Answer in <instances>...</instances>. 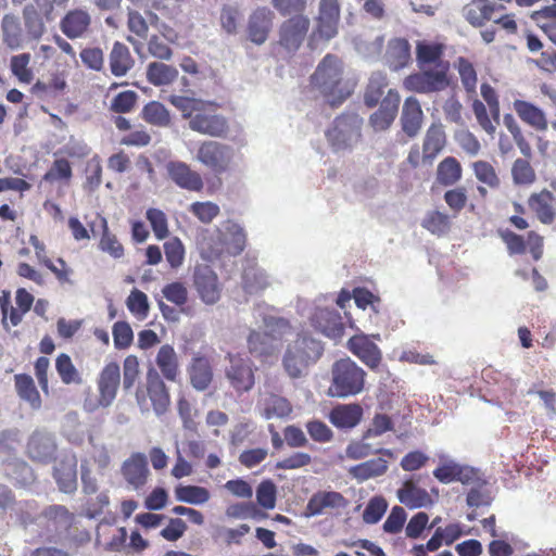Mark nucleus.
<instances>
[{"label":"nucleus","mask_w":556,"mask_h":556,"mask_svg":"<svg viewBox=\"0 0 556 556\" xmlns=\"http://www.w3.org/2000/svg\"><path fill=\"white\" fill-rule=\"evenodd\" d=\"M472 172L478 181L491 189H497L501 186L500 176L495 167L488 161H476L471 165Z\"/></svg>","instance_id":"54"},{"label":"nucleus","mask_w":556,"mask_h":556,"mask_svg":"<svg viewBox=\"0 0 556 556\" xmlns=\"http://www.w3.org/2000/svg\"><path fill=\"white\" fill-rule=\"evenodd\" d=\"M266 330H251L247 345L249 353L261 361H266L278 350V342L292 333V326L289 320L281 317L265 319Z\"/></svg>","instance_id":"4"},{"label":"nucleus","mask_w":556,"mask_h":556,"mask_svg":"<svg viewBox=\"0 0 556 556\" xmlns=\"http://www.w3.org/2000/svg\"><path fill=\"white\" fill-rule=\"evenodd\" d=\"M121 473L129 488L135 491L143 489L150 476L146 455L139 452L132 453L122 464Z\"/></svg>","instance_id":"18"},{"label":"nucleus","mask_w":556,"mask_h":556,"mask_svg":"<svg viewBox=\"0 0 556 556\" xmlns=\"http://www.w3.org/2000/svg\"><path fill=\"white\" fill-rule=\"evenodd\" d=\"M189 377L194 389L206 390L213 380V370L208 358L205 356L194 357L189 368Z\"/></svg>","instance_id":"34"},{"label":"nucleus","mask_w":556,"mask_h":556,"mask_svg":"<svg viewBox=\"0 0 556 556\" xmlns=\"http://www.w3.org/2000/svg\"><path fill=\"white\" fill-rule=\"evenodd\" d=\"M29 53L13 55L10 61L13 75L23 84H30L34 79V73L29 67Z\"/></svg>","instance_id":"58"},{"label":"nucleus","mask_w":556,"mask_h":556,"mask_svg":"<svg viewBox=\"0 0 556 556\" xmlns=\"http://www.w3.org/2000/svg\"><path fill=\"white\" fill-rule=\"evenodd\" d=\"M1 27L3 31V41L7 46L11 49L21 47L23 38L18 17L12 14H5L2 18Z\"/></svg>","instance_id":"51"},{"label":"nucleus","mask_w":556,"mask_h":556,"mask_svg":"<svg viewBox=\"0 0 556 556\" xmlns=\"http://www.w3.org/2000/svg\"><path fill=\"white\" fill-rule=\"evenodd\" d=\"M448 70V63H439L434 70L420 68L407 75L402 86L406 91L422 94L443 91L450 86Z\"/></svg>","instance_id":"6"},{"label":"nucleus","mask_w":556,"mask_h":556,"mask_svg":"<svg viewBox=\"0 0 556 556\" xmlns=\"http://www.w3.org/2000/svg\"><path fill=\"white\" fill-rule=\"evenodd\" d=\"M323 352L324 345L320 341L306 333L298 334L286 348L282 367L291 379H298L320 358Z\"/></svg>","instance_id":"3"},{"label":"nucleus","mask_w":556,"mask_h":556,"mask_svg":"<svg viewBox=\"0 0 556 556\" xmlns=\"http://www.w3.org/2000/svg\"><path fill=\"white\" fill-rule=\"evenodd\" d=\"M348 350L369 369L376 370L382 362V352L368 334L356 333L346 343Z\"/></svg>","instance_id":"15"},{"label":"nucleus","mask_w":556,"mask_h":556,"mask_svg":"<svg viewBox=\"0 0 556 556\" xmlns=\"http://www.w3.org/2000/svg\"><path fill=\"white\" fill-rule=\"evenodd\" d=\"M556 198L548 189L532 192L527 201L528 207L543 225H552L556 219Z\"/></svg>","instance_id":"23"},{"label":"nucleus","mask_w":556,"mask_h":556,"mask_svg":"<svg viewBox=\"0 0 556 556\" xmlns=\"http://www.w3.org/2000/svg\"><path fill=\"white\" fill-rule=\"evenodd\" d=\"M425 114L421 104L416 97H407L402 106L400 117L401 127L409 138L416 137L424 124Z\"/></svg>","instance_id":"24"},{"label":"nucleus","mask_w":556,"mask_h":556,"mask_svg":"<svg viewBox=\"0 0 556 556\" xmlns=\"http://www.w3.org/2000/svg\"><path fill=\"white\" fill-rule=\"evenodd\" d=\"M55 370L61 381L68 384H81L83 376L79 370L75 367L72 358L66 353H61L55 358Z\"/></svg>","instance_id":"46"},{"label":"nucleus","mask_w":556,"mask_h":556,"mask_svg":"<svg viewBox=\"0 0 556 556\" xmlns=\"http://www.w3.org/2000/svg\"><path fill=\"white\" fill-rule=\"evenodd\" d=\"M146 217L149 220L154 236L159 240L165 239L168 233V224L165 213L159 208L151 207L147 211Z\"/></svg>","instance_id":"62"},{"label":"nucleus","mask_w":556,"mask_h":556,"mask_svg":"<svg viewBox=\"0 0 556 556\" xmlns=\"http://www.w3.org/2000/svg\"><path fill=\"white\" fill-rule=\"evenodd\" d=\"M311 85L331 106L342 104L354 90V84L344 78L343 62L337 55L328 53L311 76Z\"/></svg>","instance_id":"1"},{"label":"nucleus","mask_w":556,"mask_h":556,"mask_svg":"<svg viewBox=\"0 0 556 556\" xmlns=\"http://www.w3.org/2000/svg\"><path fill=\"white\" fill-rule=\"evenodd\" d=\"M176 500L179 502L200 505L210 500V492L207 489L199 485H178L175 489Z\"/></svg>","instance_id":"53"},{"label":"nucleus","mask_w":556,"mask_h":556,"mask_svg":"<svg viewBox=\"0 0 556 556\" xmlns=\"http://www.w3.org/2000/svg\"><path fill=\"white\" fill-rule=\"evenodd\" d=\"M42 516L55 530L70 531L76 523L75 514L64 505H50L43 509Z\"/></svg>","instance_id":"37"},{"label":"nucleus","mask_w":556,"mask_h":556,"mask_svg":"<svg viewBox=\"0 0 556 556\" xmlns=\"http://www.w3.org/2000/svg\"><path fill=\"white\" fill-rule=\"evenodd\" d=\"M513 109L517 116L527 125L538 131H545L548 128L546 114L542 109L526 100H515Z\"/></svg>","instance_id":"30"},{"label":"nucleus","mask_w":556,"mask_h":556,"mask_svg":"<svg viewBox=\"0 0 556 556\" xmlns=\"http://www.w3.org/2000/svg\"><path fill=\"white\" fill-rule=\"evenodd\" d=\"M72 178V165L65 157H56L42 176V180L49 184L63 182L64 185H70Z\"/></svg>","instance_id":"47"},{"label":"nucleus","mask_w":556,"mask_h":556,"mask_svg":"<svg viewBox=\"0 0 556 556\" xmlns=\"http://www.w3.org/2000/svg\"><path fill=\"white\" fill-rule=\"evenodd\" d=\"M193 287L200 300L206 305H214L222 298V283L217 274L208 265L194 267Z\"/></svg>","instance_id":"12"},{"label":"nucleus","mask_w":556,"mask_h":556,"mask_svg":"<svg viewBox=\"0 0 556 556\" xmlns=\"http://www.w3.org/2000/svg\"><path fill=\"white\" fill-rule=\"evenodd\" d=\"M446 142L445 132L441 126L431 125L424 138L422 159L433 160L444 148Z\"/></svg>","instance_id":"40"},{"label":"nucleus","mask_w":556,"mask_h":556,"mask_svg":"<svg viewBox=\"0 0 556 556\" xmlns=\"http://www.w3.org/2000/svg\"><path fill=\"white\" fill-rule=\"evenodd\" d=\"M340 16L341 4L339 0H320L315 34L325 40L336 37Z\"/></svg>","instance_id":"16"},{"label":"nucleus","mask_w":556,"mask_h":556,"mask_svg":"<svg viewBox=\"0 0 556 556\" xmlns=\"http://www.w3.org/2000/svg\"><path fill=\"white\" fill-rule=\"evenodd\" d=\"M147 396L150 399L156 415H163L167 412L170 396L163 379L153 368L147 372L146 387L138 388L136 391V400L139 405L146 404Z\"/></svg>","instance_id":"9"},{"label":"nucleus","mask_w":556,"mask_h":556,"mask_svg":"<svg viewBox=\"0 0 556 556\" xmlns=\"http://www.w3.org/2000/svg\"><path fill=\"white\" fill-rule=\"evenodd\" d=\"M166 172L169 179L179 188L201 192L204 184L200 173L182 161H170L166 164Z\"/></svg>","instance_id":"17"},{"label":"nucleus","mask_w":556,"mask_h":556,"mask_svg":"<svg viewBox=\"0 0 556 556\" xmlns=\"http://www.w3.org/2000/svg\"><path fill=\"white\" fill-rule=\"evenodd\" d=\"M91 26V15L85 9L70 10L61 20V31L70 39L83 38Z\"/></svg>","instance_id":"25"},{"label":"nucleus","mask_w":556,"mask_h":556,"mask_svg":"<svg viewBox=\"0 0 556 556\" xmlns=\"http://www.w3.org/2000/svg\"><path fill=\"white\" fill-rule=\"evenodd\" d=\"M241 20V12L237 7L224 5L220 10V26L228 35H235Z\"/></svg>","instance_id":"63"},{"label":"nucleus","mask_w":556,"mask_h":556,"mask_svg":"<svg viewBox=\"0 0 556 556\" xmlns=\"http://www.w3.org/2000/svg\"><path fill=\"white\" fill-rule=\"evenodd\" d=\"M226 377L230 386L238 393L250 391L255 383L254 370L249 361L231 356L230 364L226 369Z\"/></svg>","instance_id":"20"},{"label":"nucleus","mask_w":556,"mask_h":556,"mask_svg":"<svg viewBox=\"0 0 556 556\" xmlns=\"http://www.w3.org/2000/svg\"><path fill=\"white\" fill-rule=\"evenodd\" d=\"M421 227L437 237L446 236L452 228L450 215L438 210L429 211L421 220Z\"/></svg>","instance_id":"43"},{"label":"nucleus","mask_w":556,"mask_h":556,"mask_svg":"<svg viewBox=\"0 0 556 556\" xmlns=\"http://www.w3.org/2000/svg\"><path fill=\"white\" fill-rule=\"evenodd\" d=\"M269 286L266 274L255 266L248 267L242 274V287L247 293L253 294L264 291Z\"/></svg>","instance_id":"49"},{"label":"nucleus","mask_w":556,"mask_h":556,"mask_svg":"<svg viewBox=\"0 0 556 556\" xmlns=\"http://www.w3.org/2000/svg\"><path fill=\"white\" fill-rule=\"evenodd\" d=\"M135 64L129 48L119 41L113 43L109 55L110 71L115 77L125 76Z\"/></svg>","instance_id":"32"},{"label":"nucleus","mask_w":556,"mask_h":556,"mask_svg":"<svg viewBox=\"0 0 556 556\" xmlns=\"http://www.w3.org/2000/svg\"><path fill=\"white\" fill-rule=\"evenodd\" d=\"M14 384L17 395L29 406L38 410L41 408L42 401L34 379L27 374H17L14 376Z\"/></svg>","instance_id":"36"},{"label":"nucleus","mask_w":556,"mask_h":556,"mask_svg":"<svg viewBox=\"0 0 556 556\" xmlns=\"http://www.w3.org/2000/svg\"><path fill=\"white\" fill-rule=\"evenodd\" d=\"M114 346L117 350L128 349L134 341V331L127 321L119 320L112 328Z\"/></svg>","instance_id":"60"},{"label":"nucleus","mask_w":556,"mask_h":556,"mask_svg":"<svg viewBox=\"0 0 556 556\" xmlns=\"http://www.w3.org/2000/svg\"><path fill=\"white\" fill-rule=\"evenodd\" d=\"M312 326L328 338L339 339L344 333V324L336 309L317 307L311 316Z\"/></svg>","instance_id":"21"},{"label":"nucleus","mask_w":556,"mask_h":556,"mask_svg":"<svg viewBox=\"0 0 556 556\" xmlns=\"http://www.w3.org/2000/svg\"><path fill=\"white\" fill-rule=\"evenodd\" d=\"M462 85L468 94H476L477 91V71L473 64L466 58L459 56L455 63Z\"/></svg>","instance_id":"52"},{"label":"nucleus","mask_w":556,"mask_h":556,"mask_svg":"<svg viewBox=\"0 0 556 556\" xmlns=\"http://www.w3.org/2000/svg\"><path fill=\"white\" fill-rule=\"evenodd\" d=\"M225 229L229 235V239L226 241V252L235 256L241 254L247 243V236L243 228L238 224L228 220Z\"/></svg>","instance_id":"55"},{"label":"nucleus","mask_w":556,"mask_h":556,"mask_svg":"<svg viewBox=\"0 0 556 556\" xmlns=\"http://www.w3.org/2000/svg\"><path fill=\"white\" fill-rule=\"evenodd\" d=\"M384 60L391 71H400L412 61L410 45L405 38H392L389 40L384 53Z\"/></svg>","instance_id":"29"},{"label":"nucleus","mask_w":556,"mask_h":556,"mask_svg":"<svg viewBox=\"0 0 556 556\" xmlns=\"http://www.w3.org/2000/svg\"><path fill=\"white\" fill-rule=\"evenodd\" d=\"M219 105L205 102L189 122V128L202 135L227 138L230 131L228 118L217 112Z\"/></svg>","instance_id":"7"},{"label":"nucleus","mask_w":556,"mask_h":556,"mask_svg":"<svg viewBox=\"0 0 556 556\" xmlns=\"http://www.w3.org/2000/svg\"><path fill=\"white\" fill-rule=\"evenodd\" d=\"M443 54V48L439 43H425L419 42L416 47V59L419 68H426L428 64L444 63L441 61Z\"/></svg>","instance_id":"56"},{"label":"nucleus","mask_w":556,"mask_h":556,"mask_svg":"<svg viewBox=\"0 0 556 556\" xmlns=\"http://www.w3.org/2000/svg\"><path fill=\"white\" fill-rule=\"evenodd\" d=\"M140 377V362L134 355L123 361V377L117 362H108L97 377L98 405L109 407L116 399L121 383L125 391H130Z\"/></svg>","instance_id":"2"},{"label":"nucleus","mask_w":556,"mask_h":556,"mask_svg":"<svg viewBox=\"0 0 556 556\" xmlns=\"http://www.w3.org/2000/svg\"><path fill=\"white\" fill-rule=\"evenodd\" d=\"M260 405L261 415L265 419L286 418L292 413L290 401L275 393H266Z\"/></svg>","instance_id":"33"},{"label":"nucleus","mask_w":556,"mask_h":556,"mask_svg":"<svg viewBox=\"0 0 556 556\" xmlns=\"http://www.w3.org/2000/svg\"><path fill=\"white\" fill-rule=\"evenodd\" d=\"M388 84V77L384 73L375 72L371 74L364 91V103L367 108L372 109L381 102Z\"/></svg>","instance_id":"39"},{"label":"nucleus","mask_w":556,"mask_h":556,"mask_svg":"<svg viewBox=\"0 0 556 556\" xmlns=\"http://www.w3.org/2000/svg\"><path fill=\"white\" fill-rule=\"evenodd\" d=\"M195 159L214 175H222L231 168L233 150L219 141L205 140L200 143Z\"/></svg>","instance_id":"8"},{"label":"nucleus","mask_w":556,"mask_h":556,"mask_svg":"<svg viewBox=\"0 0 556 556\" xmlns=\"http://www.w3.org/2000/svg\"><path fill=\"white\" fill-rule=\"evenodd\" d=\"M387 469V460L382 458H374L351 467L349 472L353 478L363 482L370 478L383 475Z\"/></svg>","instance_id":"44"},{"label":"nucleus","mask_w":556,"mask_h":556,"mask_svg":"<svg viewBox=\"0 0 556 556\" xmlns=\"http://www.w3.org/2000/svg\"><path fill=\"white\" fill-rule=\"evenodd\" d=\"M513 184L518 187H530L536 181V173L530 159L523 156L516 159L510 168Z\"/></svg>","instance_id":"42"},{"label":"nucleus","mask_w":556,"mask_h":556,"mask_svg":"<svg viewBox=\"0 0 556 556\" xmlns=\"http://www.w3.org/2000/svg\"><path fill=\"white\" fill-rule=\"evenodd\" d=\"M399 501L409 509L431 507L434 500L431 494L418 485L414 478L405 480L396 491Z\"/></svg>","instance_id":"22"},{"label":"nucleus","mask_w":556,"mask_h":556,"mask_svg":"<svg viewBox=\"0 0 556 556\" xmlns=\"http://www.w3.org/2000/svg\"><path fill=\"white\" fill-rule=\"evenodd\" d=\"M495 5L489 0H471L464 8L466 21L473 27H482L492 18Z\"/></svg>","instance_id":"35"},{"label":"nucleus","mask_w":556,"mask_h":556,"mask_svg":"<svg viewBox=\"0 0 556 556\" xmlns=\"http://www.w3.org/2000/svg\"><path fill=\"white\" fill-rule=\"evenodd\" d=\"M56 444L53 438L40 431H35L27 442V455L34 462L48 464L54 458Z\"/></svg>","instance_id":"26"},{"label":"nucleus","mask_w":556,"mask_h":556,"mask_svg":"<svg viewBox=\"0 0 556 556\" xmlns=\"http://www.w3.org/2000/svg\"><path fill=\"white\" fill-rule=\"evenodd\" d=\"M141 117L148 124L156 127H167L170 124L168 110L159 101L147 103L141 111Z\"/></svg>","instance_id":"48"},{"label":"nucleus","mask_w":556,"mask_h":556,"mask_svg":"<svg viewBox=\"0 0 556 556\" xmlns=\"http://www.w3.org/2000/svg\"><path fill=\"white\" fill-rule=\"evenodd\" d=\"M363 417V408L357 403L339 404L329 414L330 422L339 429H351L358 425Z\"/></svg>","instance_id":"31"},{"label":"nucleus","mask_w":556,"mask_h":556,"mask_svg":"<svg viewBox=\"0 0 556 556\" xmlns=\"http://www.w3.org/2000/svg\"><path fill=\"white\" fill-rule=\"evenodd\" d=\"M53 478L61 492L72 494L77 490V459L63 457L53 469Z\"/></svg>","instance_id":"28"},{"label":"nucleus","mask_w":556,"mask_h":556,"mask_svg":"<svg viewBox=\"0 0 556 556\" xmlns=\"http://www.w3.org/2000/svg\"><path fill=\"white\" fill-rule=\"evenodd\" d=\"M275 13L267 7L251 12L245 26L247 38L256 46L267 41L274 27Z\"/></svg>","instance_id":"13"},{"label":"nucleus","mask_w":556,"mask_h":556,"mask_svg":"<svg viewBox=\"0 0 556 556\" xmlns=\"http://www.w3.org/2000/svg\"><path fill=\"white\" fill-rule=\"evenodd\" d=\"M401 102L397 90L389 89L380 102L379 109L369 116V124L376 131L390 128L393 124Z\"/></svg>","instance_id":"19"},{"label":"nucleus","mask_w":556,"mask_h":556,"mask_svg":"<svg viewBox=\"0 0 556 556\" xmlns=\"http://www.w3.org/2000/svg\"><path fill=\"white\" fill-rule=\"evenodd\" d=\"M348 504V500L339 492L319 491L309 498L306 505V515H321L326 509L345 508Z\"/></svg>","instance_id":"27"},{"label":"nucleus","mask_w":556,"mask_h":556,"mask_svg":"<svg viewBox=\"0 0 556 556\" xmlns=\"http://www.w3.org/2000/svg\"><path fill=\"white\" fill-rule=\"evenodd\" d=\"M501 238L509 255L523 254L527 249L534 261H539L543 255V237L535 231H529L525 239L521 235L505 230L501 232Z\"/></svg>","instance_id":"14"},{"label":"nucleus","mask_w":556,"mask_h":556,"mask_svg":"<svg viewBox=\"0 0 556 556\" xmlns=\"http://www.w3.org/2000/svg\"><path fill=\"white\" fill-rule=\"evenodd\" d=\"M326 137L336 151L351 147L361 137V126L356 116L340 115L327 130Z\"/></svg>","instance_id":"11"},{"label":"nucleus","mask_w":556,"mask_h":556,"mask_svg":"<svg viewBox=\"0 0 556 556\" xmlns=\"http://www.w3.org/2000/svg\"><path fill=\"white\" fill-rule=\"evenodd\" d=\"M276 485L271 480L262 481L256 489V501L264 509H273L277 500Z\"/></svg>","instance_id":"64"},{"label":"nucleus","mask_w":556,"mask_h":556,"mask_svg":"<svg viewBox=\"0 0 556 556\" xmlns=\"http://www.w3.org/2000/svg\"><path fill=\"white\" fill-rule=\"evenodd\" d=\"M462 165L454 156L443 159L438 165L437 181L444 187L456 185L462 179Z\"/></svg>","instance_id":"41"},{"label":"nucleus","mask_w":556,"mask_h":556,"mask_svg":"<svg viewBox=\"0 0 556 556\" xmlns=\"http://www.w3.org/2000/svg\"><path fill=\"white\" fill-rule=\"evenodd\" d=\"M168 101L179 110L182 117L189 119V122L192 121V116L199 112L200 106L204 103L202 100L184 96H170Z\"/></svg>","instance_id":"59"},{"label":"nucleus","mask_w":556,"mask_h":556,"mask_svg":"<svg viewBox=\"0 0 556 556\" xmlns=\"http://www.w3.org/2000/svg\"><path fill=\"white\" fill-rule=\"evenodd\" d=\"M366 372L350 357L336 361L331 367L329 394L349 397L361 393L365 386Z\"/></svg>","instance_id":"5"},{"label":"nucleus","mask_w":556,"mask_h":556,"mask_svg":"<svg viewBox=\"0 0 556 556\" xmlns=\"http://www.w3.org/2000/svg\"><path fill=\"white\" fill-rule=\"evenodd\" d=\"M472 112L477 119V123L488 135L494 136L497 126L500 125V117L496 119L492 116L491 112L488 111L486 105L479 99L472 101Z\"/></svg>","instance_id":"57"},{"label":"nucleus","mask_w":556,"mask_h":556,"mask_svg":"<svg viewBox=\"0 0 556 556\" xmlns=\"http://www.w3.org/2000/svg\"><path fill=\"white\" fill-rule=\"evenodd\" d=\"M155 362L165 379L168 381H175L177 379L179 375L178 357L172 345H162L157 352Z\"/></svg>","instance_id":"38"},{"label":"nucleus","mask_w":556,"mask_h":556,"mask_svg":"<svg viewBox=\"0 0 556 556\" xmlns=\"http://www.w3.org/2000/svg\"><path fill=\"white\" fill-rule=\"evenodd\" d=\"M178 76V71L162 62H152L147 68V78L154 86H163L173 83Z\"/></svg>","instance_id":"45"},{"label":"nucleus","mask_w":556,"mask_h":556,"mask_svg":"<svg viewBox=\"0 0 556 556\" xmlns=\"http://www.w3.org/2000/svg\"><path fill=\"white\" fill-rule=\"evenodd\" d=\"M443 199L450 210L455 214H459L467 205L468 194L464 186H458L445 191Z\"/></svg>","instance_id":"61"},{"label":"nucleus","mask_w":556,"mask_h":556,"mask_svg":"<svg viewBox=\"0 0 556 556\" xmlns=\"http://www.w3.org/2000/svg\"><path fill=\"white\" fill-rule=\"evenodd\" d=\"M25 29L31 39H39L45 30L42 13L34 4H27L23 10Z\"/></svg>","instance_id":"50"},{"label":"nucleus","mask_w":556,"mask_h":556,"mask_svg":"<svg viewBox=\"0 0 556 556\" xmlns=\"http://www.w3.org/2000/svg\"><path fill=\"white\" fill-rule=\"evenodd\" d=\"M309 25V18L303 14L287 18L279 26L278 45L289 53L296 52L306 38Z\"/></svg>","instance_id":"10"}]
</instances>
